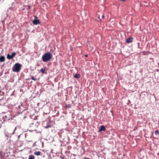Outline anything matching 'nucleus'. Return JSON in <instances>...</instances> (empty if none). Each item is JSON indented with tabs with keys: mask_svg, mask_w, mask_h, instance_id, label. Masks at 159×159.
Instances as JSON below:
<instances>
[{
	"mask_svg": "<svg viewBox=\"0 0 159 159\" xmlns=\"http://www.w3.org/2000/svg\"><path fill=\"white\" fill-rule=\"evenodd\" d=\"M71 105L70 104H66L65 106V107L66 108H70L71 107Z\"/></svg>",
	"mask_w": 159,
	"mask_h": 159,
	"instance_id": "13",
	"label": "nucleus"
},
{
	"mask_svg": "<svg viewBox=\"0 0 159 159\" xmlns=\"http://www.w3.org/2000/svg\"><path fill=\"white\" fill-rule=\"evenodd\" d=\"M52 57V53L48 52L45 53L42 56V59L44 62L49 61L51 60Z\"/></svg>",
	"mask_w": 159,
	"mask_h": 159,
	"instance_id": "1",
	"label": "nucleus"
},
{
	"mask_svg": "<svg viewBox=\"0 0 159 159\" xmlns=\"http://www.w3.org/2000/svg\"><path fill=\"white\" fill-rule=\"evenodd\" d=\"M5 57L3 56H2L0 57V61L1 62H2L5 61Z\"/></svg>",
	"mask_w": 159,
	"mask_h": 159,
	"instance_id": "8",
	"label": "nucleus"
},
{
	"mask_svg": "<svg viewBox=\"0 0 159 159\" xmlns=\"http://www.w3.org/2000/svg\"><path fill=\"white\" fill-rule=\"evenodd\" d=\"M155 134L156 135H159V130H156L155 131Z\"/></svg>",
	"mask_w": 159,
	"mask_h": 159,
	"instance_id": "12",
	"label": "nucleus"
},
{
	"mask_svg": "<svg viewBox=\"0 0 159 159\" xmlns=\"http://www.w3.org/2000/svg\"><path fill=\"white\" fill-rule=\"evenodd\" d=\"M2 123V121L0 120V128L1 127V124Z\"/></svg>",
	"mask_w": 159,
	"mask_h": 159,
	"instance_id": "15",
	"label": "nucleus"
},
{
	"mask_svg": "<svg viewBox=\"0 0 159 159\" xmlns=\"http://www.w3.org/2000/svg\"><path fill=\"white\" fill-rule=\"evenodd\" d=\"M1 90L0 89V93H1Z\"/></svg>",
	"mask_w": 159,
	"mask_h": 159,
	"instance_id": "20",
	"label": "nucleus"
},
{
	"mask_svg": "<svg viewBox=\"0 0 159 159\" xmlns=\"http://www.w3.org/2000/svg\"><path fill=\"white\" fill-rule=\"evenodd\" d=\"M80 74H76L74 76V78H79L80 77Z\"/></svg>",
	"mask_w": 159,
	"mask_h": 159,
	"instance_id": "10",
	"label": "nucleus"
},
{
	"mask_svg": "<svg viewBox=\"0 0 159 159\" xmlns=\"http://www.w3.org/2000/svg\"><path fill=\"white\" fill-rule=\"evenodd\" d=\"M31 79L34 81H36L37 80V79L35 78L34 76H32L31 77Z\"/></svg>",
	"mask_w": 159,
	"mask_h": 159,
	"instance_id": "14",
	"label": "nucleus"
},
{
	"mask_svg": "<svg viewBox=\"0 0 159 159\" xmlns=\"http://www.w3.org/2000/svg\"><path fill=\"white\" fill-rule=\"evenodd\" d=\"M33 24L34 25L40 24V21L39 20H35L33 21Z\"/></svg>",
	"mask_w": 159,
	"mask_h": 159,
	"instance_id": "4",
	"label": "nucleus"
},
{
	"mask_svg": "<svg viewBox=\"0 0 159 159\" xmlns=\"http://www.w3.org/2000/svg\"><path fill=\"white\" fill-rule=\"evenodd\" d=\"M106 130V128L104 125H101V128L99 130V131H105Z\"/></svg>",
	"mask_w": 159,
	"mask_h": 159,
	"instance_id": "7",
	"label": "nucleus"
},
{
	"mask_svg": "<svg viewBox=\"0 0 159 159\" xmlns=\"http://www.w3.org/2000/svg\"><path fill=\"white\" fill-rule=\"evenodd\" d=\"M41 152L40 151H37L34 152V154L37 156L40 155L41 154Z\"/></svg>",
	"mask_w": 159,
	"mask_h": 159,
	"instance_id": "9",
	"label": "nucleus"
},
{
	"mask_svg": "<svg viewBox=\"0 0 159 159\" xmlns=\"http://www.w3.org/2000/svg\"><path fill=\"white\" fill-rule=\"evenodd\" d=\"M47 69L46 67H44L43 69L42 68L40 70V71L43 74H44L45 73V71H47Z\"/></svg>",
	"mask_w": 159,
	"mask_h": 159,
	"instance_id": "6",
	"label": "nucleus"
},
{
	"mask_svg": "<svg viewBox=\"0 0 159 159\" xmlns=\"http://www.w3.org/2000/svg\"><path fill=\"white\" fill-rule=\"evenodd\" d=\"M85 57H88V55H86H86H85Z\"/></svg>",
	"mask_w": 159,
	"mask_h": 159,
	"instance_id": "17",
	"label": "nucleus"
},
{
	"mask_svg": "<svg viewBox=\"0 0 159 159\" xmlns=\"http://www.w3.org/2000/svg\"><path fill=\"white\" fill-rule=\"evenodd\" d=\"M104 17V16L103 15H102V18H103Z\"/></svg>",
	"mask_w": 159,
	"mask_h": 159,
	"instance_id": "18",
	"label": "nucleus"
},
{
	"mask_svg": "<svg viewBox=\"0 0 159 159\" xmlns=\"http://www.w3.org/2000/svg\"><path fill=\"white\" fill-rule=\"evenodd\" d=\"M28 7L29 8H30V6H29Z\"/></svg>",
	"mask_w": 159,
	"mask_h": 159,
	"instance_id": "19",
	"label": "nucleus"
},
{
	"mask_svg": "<svg viewBox=\"0 0 159 159\" xmlns=\"http://www.w3.org/2000/svg\"><path fill=\"white\" fill-rule=\"evenodd\" d=\"M98 18L99 19V20H100V21H101V19H100V17H99V16H98Z\"/></svg>",
	"mask_w": 159,
	"mask_h": 159,
	"instance_id": "16",
	"label": "nucleus"
},
{
	"mask_svg": "<svg viewBox=\"0 0 159 159\" xmlns=\"http://www.w3.org/2000/svg\"><path fill=\"white\" fill-rule=\"evenodd\" d=\"M16 55V53L15 52L12 53L11 55L8 54L7 55V58L8 59H12Z\"/></svg>",
	"mask_w": 159,
	"mask_h": 159,
	"instance_id": "3",
	"label": "nucleus"
},
{
	"mask_svg": "<svg viewBox=\"0 0 159 159\" xmlns=\"http://www.w3.org/2000/svg\"><path fill=\"white\" fill-rule=\"evenodd\" d=\"M28 159H35V157L33 155H30L29 156Z\"/></svg>",
	"mask_w": 159,
	"mask_h": 159,
	"instance_id": "11",
	"label": "nucleus"
},
{
	"mask_svg": "<svg viewBox=\"0 0 159 159\" xmlns=\"http://www.w3.org/2000/svg\"><path fill=\"white\" fill-rule=\"evenodd\" d=\"M20 69L21 65L19 63H17L15 65L12 70L14 72H19Z\"/></svg>",
	"mask_w": 159,
	"mask_h": 159,
	"instance_id": "2",
	"label": "nucleus"
},
{
	"mask_svg": "<svg viewBox=\"0 0 159 159\" xmlns=\"http://www.w3.org/2000/svg\"><path fill=\"white\" fill-rule=\"evenodd\" d=\"M132 38L130 37L126 39V42L127 43H129L132 42Z\"/></svg>",
	"mask_w": 159,
	"mask_h": 159,
	"instance_id": "5",
	"label": "nucleus"
}]
</instances>
